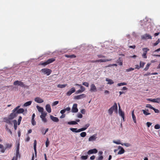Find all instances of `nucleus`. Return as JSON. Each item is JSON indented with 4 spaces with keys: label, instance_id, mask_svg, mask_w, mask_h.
Segmentation results:
<instances>
[{
    "label": "nucleus",
    "instance_id": "f257e3e1",
    "mask_svg": "<svg viewBox=\"0 0 160 160\" xmlns=\"http://www.w3.org/2000/svg\"><path fill=\"white\" fill-rule=\"evenodd\" d=\"M20 107V106H18L12 111V113L9 116V118L11 120L17 116L18 114L23 113L24 115V113H23L24 111V109L22 108H19Z\"/></svg>",
    "mask_w": 160,
    "mask_h": 160
},
{
    "label": "nucleus",
    "instance_id": "f03ea898",
    "mask_svg": "<svg viewBox=\"0 0 160 160\" xmlns=\"http://www.w3.org/2000/svg\"><path fill=\"white\" fill-rule=\"evenodd\" d=\"M114 110H115L116 112H117L118 111V106L116 102L114 103L113 106L108 110V112L109 114L112 115Z\"/></svg>",
    "mask_w": 160,
    "mask_h": 160
},
{
    "label": "nucleus",
    "instance_id": "7ed1b4c3",
    "mask_svg": "<svg viewBox=\"0 0 160 160\" xmlns=\"http://www.w3.org/2000/svg\"><path fill=\"white\" fill-rule=\"evenodd\" d=\"M41 71L42 72L45 74H46L47 76L50 75L52 72L51 70L48 68L42 69Z\"/></svg>",
    "mask_w": 160,
    "mask_h": 160
},
{
    "label": "nucleus",
    "instance_id": "20e7f679",
    "mask_svg": "<svg viewBox=\"0 0 160 160\" xmlns=\"http://www.w3.org/2000/svg\"><path fill=\"white\" fill-rule=\"evenodd\" d=\"M13 85L15 86L18 85L22 87H27V86L25 85L22 82L18 80L15 81L13 83Z\"/></svg>",
    "mask_w": 160,
    "mask_h": 160
},
{
    "label": "nucleus",
    "instance_id": "39448f33",
    "mask_svg": "<svg viewBox=\"0 0 160 160\" xmlns=\"http://www.w3.org/2000/svg\"><path fill=\"white\" fill-rule=\"evenodd\" d=\"M112 59H100L96 60H92L90 61V62L92 63H96L97 62H105L109 61H111Z\"/></svg>",
    "mask_w": 160,
    "mask_h": 160
},
{
    "label": "nucleus",
    "instance_id": "423d86ee",
    "mask_svg": "<svg viewBox=\"0 0 160 160\" xmlns=\"http://www.w3.org/2000/svg\"><path fill=\"white\" fill-rule=\"evenodd\" d=\"M89 91L91 92H96L97 91L96 87L94 84H92L90 86Z\"/></svg>",
    "mask_w": 160,
    "mask_h": 160
},
{
    "label": "nucleus",
    "instance_id": "0eeeda50",
    "mask_svg": "<svg viewBox=\"0 0 160 160\" xmlns=\"http://www.w3.org/2000/svg\"><path fill=\"white\" fill-rule=\"evenodd\" d=\"M12 143H6L5 144V148L1 149V152L2 153H4L6 149L8 148L10 149L12 147Z\"/></svg>",
    "mask_w": 160,
    "mask_h": 160
},
{
    "label": "nucleus",
    "instance_id": "6e6552de",
    "mask_svg": "<svg viewBox=\"0 0 160 160\" xmlns=\"http://www.w3.org/2000/svg\"><path fill=\"white\" fill-rule=\"evenodd\" d=\"M141 38L143 40L151 39H152V37L149 34H145L141 36Z\"/></svg>",
    "mask_w": 160,
    "mask_h": 160
},
{
    "label": "nucleus",
    "instance_id": "1a4fd4ad",
    "mask_svg": "<svg viewBox=\"0 0 160 160\" xmlns=\"http://www.w3.org/2000/svg\"><path fill=\"white\" fill-rule=\"evenodd\" d=\"M119 106V113L120 115L121 116V117L123 118V121L124 120V113L123 112L121 109V107L119 103H118Z\"/></svg>",
    "mask_w": 160,
    "mask_h": 160
},
{
    "label": "nucleus",
    "instance_id": "9d476101",
    "mask_svg": "<svg viewBox=\"0 0 160 160\" xmlns=\"http://www.w3.org/2000/svg\"><path fill=\"white\" fill-rule=\"evenodd\" d=\"M86 97V95L85 94H80L79 95L75 96L74 97V98L75 99L78 100V99H81L84 98H85Z\"/></svg>",
    "mask_w": 160,
    "mask_h": 160
},
{
    "label": "nucleus",
    "instance_id": "9b49d317",
    "mask_svg": "<svg viewBox=\"0 0 160 160\" xmlns=\"http://www.w3.org/2000/svg\"><path fill=\"white\" fill-rule=\"evenodd\" d=\"M75 91V88H72L68 92L66 93V95L68 96H70L72 93L74 92Z\"/></svg>",
    "mask_w": 160,
    "mask_h": 160
},
{
    "label": "nucleus",
    "instance_id": "f8f14e48",
    "mask_svg": "<svg viewBox=\"0 0 160 160\" xmlns=\"http://www.w3.org/2000/svg\"><path fill=\"white\" fill-rule=\"evenodd\" d=\"M77 104H74L72 106V112H77L78 111V109L77 108Z\"/></svg>",
    "mask_w": 160,
    "mask_h": 160
},
{
    "label": "nucleus",
    "instance_id": "ddd939ff",
    "mask_svg": "<svg viewBox=\"0 0 160 160\" xmlns=\"http://www.w3.org/2000/svg\"><path fill=\"white\" fill-rule=\"evenodd\" d=\"M70 130L73 132H80L82 131V130L83 129L80 128L78 129H77V128H70Z\"/></svg>",
    "mask_w": 160,
    "mask_h": 160
},
{
    "label": "nucleus",
    "instance_id": "4468645a",
    "mask_svg": "<svg viewBox=\"0 0 160 160\" xmlns=\"http://www.w3.org/2000/svg\"><path fill=\"white\" fill-rule=\"evenodd\" d=\"M98 152V150L94 148L93 149L89 150L87 153L88 154H92L93 153H96Z\"/></svg>",
    "mask_w": 160,
    "mask_h": 160
},
{
    "label": "nucleus",
    "instance_id": "2eb2a0df",
    "mask_svg": "<svg viewBox=\"0 0 160 160\" xmlns=\"http://www.w3.org/2000/svg\"><path fill=\"white\" fill-rule=\"evenodd\" d=\"M96 136V134H94L92 136H90L88 139V141L90 142L95 141L97 138Z\"/></svg>",
    "mask_w": 160,
    "mask_h": 160
},
{
    "label": "nucleus",
    "instance_id": "dca6fc26",
    "mask_svg": "<svg viewBox=\"0 0 160 160\" xmlns=\"http://www.w3.org/2000/svg\"><path fill=\"white\" fill-rule=\"evenodd\" d=\"M34 101L38 103H42L44 102L43 100L40 97L36 98L34 99Z\"/></svg>",
    "mask_w": 160,
    "mask_h": 160
},
{
    "label": "nucleus",
    "instance_id": "f3484780",
    "mask_svg": "<svg viewBox=\"0 0 160 160\" xmlns=\"http://www.w3.org/2000/svg\"><path fill=\"white\" fill-rule=\"evenodd\" d=\"M50 118L53 121L56 122H58L59 121V119L56 117H54L52 115H50Z\"/></svg>",
    "mask_w": 160,
    "mask_h": 160
},
{
    "label": "nucleus",
    "instance_id": "a211bd4d",
    "mask_svg": "<svg viewBox=\"0 0 160 160\" xmlns=\"http://www.w3.org/2000/svg\"><path fill=\"white\" fill-rule=\"evenodd\" d=\"M119 149H121L118 152V154H122L123 153L125 152V150L121 146H119L118 147Z\"/></svg>",
    "mask_w": 160,
    "mask_h": 160
},
{
    "label": "nucleus",
    "instance_id": "6ab92c4d",
    "mask_svg": "<svg viewBox=\"0 0 160 160\" xmlns=\"http://www.w3.org/2000/svg\"><path fill=\"white\" fill-rule=\"evenodd\" d=\"M46 109L48 113H50L51 112V109L50 105L49 104H48L46 105Z\"/></svg>",
    "mask_w": 160,
    "mask_h": 160
},
{
    "label": "nucleus",
    "instance_id": "aec40b11",
    "mask_svg": "<svg viewBox=\"0 0 160 160\" xmlns=\"http://www.w3.org/2000/svg\"><path fill=\"white\" fill-rule=\"evenodd\" d=\"M55 60V59L54 58H51L48 60L47 61L48 64L51 63L52 62H53Z\"/></svg>",
    "mask_w": 160,
    "mask_h": 160
},
{
    "label": "nucleus",
    "instance_id": "412c9836",
    "mask_svg": "<svg viewBox=\"0 0 160 160\" xmlns=\"http://www.w3.org/2000/svg\"><path fill=\"white\" fill-rule=\"evenodd\" d=\"M106 81L108 82V84H112L114 83V82L111 79H108V78H106Z\"/></svg>",
    "mask_w": 160,
    "mask_h": 160
},
{
    "label": "nucleus",
    "instance_id": "4be33fe9",
    "mask_svg": "<svg viewBox=\"0 0 160 160\" xmlns=\"http://www.w3.org/2000/svg\"><path fill=\"white\" fill-rule=\"evenodd\" d=\"M65 56L66 57L68 58H74L76 57V56L74 54L72 55H68L65 54Z\"/></svg>",
    "mask_w": 160,
    "mask_h": 160
},
{
    "label": "nucleus",
    "instance_id": "5701e85b",
    "mask_svg": "<svg viewBox=\"0 0 160 160\" xmlns=\"http://www.w3.org/2000/svg\"><path fill=\"white\" fill-rule=\"evenodd\" d=\"M132 119L134 123H136V118L135 115H134V110H133L132 112Z\"/></svg>",
    "mask_w": 160,
    "mask_h": 160
},
{
    "label": "nucleus",
    "instance_id": "b1692460",
    "mask_svg": "<svg viewBox=\"0 0 160 160\" xmlns=\"http://www.w3.org/2000/svg\"><path fill=\"white\" fill-rule=\"evenodd\" d=\"M36 108L39 112L42 113L44 112L43 108L42 107H41L38 106H37Z\"/></svg>",
    "mask_w": 160,
    "mask_h": 160
},
{
    "label": "nucleus",
    "instance_id": "393cba45",
    "mask_svg": "<svg viewBox=\"0 0 160 160\" xmlns=\"http://www.w3.org/2000/svg\"><path fill=\"white\" fill-rule=\"evenodd\" d=\"M18 157L20 158V155L19 154V151H16V156L15 157V160H17Z\"/></svg>",
    "mask_w": 160,
    "mask_h": 160
},
{
    "label": "nucleus",
    "instance_id": "a878e982",
    "mask_svg": "<svg viewBox=\"0 0 160 160\" xmlns=\"http://www.w3.org/2000/svg\"><path fill=\"white\" fill-rule=\"evenodd\" d=\"M67 84H59L57 85V87L59 88H64L67 86Z\"/></svg>",
    "mask_w": 160,
    "mask_h": 160
},
{
    "label": "nucleus",
    "instance_id": "bb28decb",
    "mask_svg": "<svg viewBox=\"0 0 160 160\" xmlns=\"http://www.w3.org/2000/svg\"><path fill=\"white\" fill-rule=\"evenodd\" d=\"M32 103V101H28V102H25L23 104V106H24V107H27V106H30V105H31Z\"/></svg>",
    "mask_w": 160,
    "mask_h": 160
},
{
    "label": "nucleus",
    "instance_id": "cd10ccee",
    "mask_svg": "<svg viewBox=\"0 0 160 160\" xmlns=\"http://www.w3.org/2000/svg\"><path fill=\"white\" fill-rule=\"evenodd\" d=\"M40 117L42 119V121L44 123L47 122V119L45 118L46 117L42 115H40Z\"/></svg>",
    "mask_w": 160,
    "mask_h": 160
},
{
    "label": "nucleus",
    "instance_id": "c85d7f7f",
    "mask_svg": "<svg viewBox=\"0 0 160 160\" xmlns=\"http://www.w3.org/2000/svg\"><path fill=\"white\" fill-rule=\"evenodd\" d=\"M153 102L159 103L160 102V98H158L153 99Z\"/></svg>",
    "mask_w": 160,
    "mask_h": 160
},
{
    "label": "nucleus",
    "instance_id": "c756f323",
    "mask_svg": "<svg viewBox=\"0 0 160 160\" xmlns=\"http://www.w3.org/2000/svg\"><path fill=\"white\" fill-rule=\"evenodd\" d=\"M36 145H37V141L36 140H35L34 142V149L35 151V154H36L37 153L36 151Z\"/></svg>",
    "mask_w": 160,
    "mask_h": 160
},
{
    "label": "nucleus",
    "instance_id": "7c9ffc66",
    "mask_svg": "<svg viewBox=\"0 0 160 160\" xmlns=\"http://www.w3.org/2000/svg\"><path fill=\"white\" fill-rule=\"evenodd\" d=\"M117 62L120 65H122V61L121 58H119L117 60Z\"/></svg>",
    "mask_w": 160,
    "mask_h": 160
},
{
    "label": "nucleus",
    "instance_id": "2f4dec72",
    "mask_svg": "<svg viewBox=\"0 0 160 160\" xmlns=\"http://www.w3.org/2000/svg\"><path fill=\"white\" fill-rule=\"evenodd\" d=\"M67 123L69 125H75L78 124L77 122L75 121L68 122H67Z\"/></svg>",
    "mask_w": 160,
    "mask_h": 160
},
{
    "label": "nucleus",
    "instance_id": "473e14b6",
    "mask_svg": "<svg viewBox=\"0 0 160 160\" xmlns=\"http://www.w3.org/2000/svg\"><path fill=\"white\" fill-rule=\"evenodd\" d=\"M113 143L117 144H121L122 145H123V143H121V142L120 140H118L117 141H113Z\"/></svg>",
    "mask_w": 160,
    "mask_h": 160
},
{
    "label": "nucleus",
    "instance_id": "72a5a7b5",
    "mask_svg": "<svg viewBox=\"0 0 160 160\" xmlns=\"http://www.w3.org/2000/svg\"><path fill=\"white\" fill-rule=\"evenodd\" d=\"M89 126L90 124L89 123H87L85 125V127L81 128V129H84L82 131H83L86 130Z\"/></svg>",
    "mask_w": 160,
    "mask_h": 160
},
{
    "label": "nucleus",
    "instance_id": "f704fd0d",
    "mask_svg": "<svg viewBox=\"0 0 160 160\" xmlns=\"http://www.w3.org/2000/svg\"><path fill=\"white\" fill-rule=\"evenodd\" d=\"M48 64V62L47 61L44 62H40V63L39 64V65H43L44 66H45Z\"/></svg>",
    "mask_w": 160,
    "mask_h": 160
},
{
    "label": "nucleus",
    "instance_id": "c9c22d12",
    "mask_svg": "<svg viewBox=\"0 0 160 160\" xmlns=\"http://www.w3.org/2000/svg\"><path fill=\"white\" fill-rule=\"evenodd\" d=\"M150 64H151L150 63H148L147 64L145 68H144V70H145V71H147L148 69Z\"/></svg>",
    "mask_w": 160,
    "mask_h": 160
},
{
    "label": "nucleus",
    "instance_id": "e433bc0d",
    "mask_svg": "<svg viewBox=\"0 0 160 160\" xmlns=\"http://www.w3.org/2000/svg\"><path fill=\"white\" fill-rule=\"evenodd\" d=\"M87 135L86 133L85 132H81L80 134V136L82 137H85Z\"/></svg>",
    "mask_w": 160,
    "mask_h": 160
},
{
    "label": "nucleus",
    "instance_id": "4c0bfd02",
    "mask_svg": "<svg viewBox=\"0 0 160 160\" xmlns=\"http://www.w3.org/2000/svg\"><path fill=\"white\" fill-rule=\"evenodd\" d=\"M134 68H129L126 69V72H129L130 71H133V70H134Z\"/></svg>",
    "mask_w": 160,
    "mask_h": 160
},
{
    "label": "nucleus",
    "instance_id": "58836bf2",
    "mask_svg": "<svg viewBox=\"0 0 160 160\" xmlns=\"http://www.w3.org/2000/svg\"><path fill=\"white\" fill-rule=\"evenodd\" d=\"M142 111L143 112V114L145 115H148L150 114V113L147 112L144 110H142Z\"/></svg>",
    "mask_w": 160,
    "mask_h": 160
},
{
    "label": "nucleus",
    "instance_id": "ea45409f",
    "mask_svg": "<svg viewBox=\"0 0 160 160\" xmlns=\"http://www.w3.org/2000/svg\"><path fill=\"white\" fill-rule=\"evenodd\" d=\"M145 63V62L140 61V68H143L144 67Z\"/></svg>",
    "mask_w": 160,
    "mask_h": 160
},
{
    "label": "nucleus",
    "instance_id": "a19ab883",
    "mask_svg": "<svg viewBox=\"0 0 160 160\" xmlns=\"http://www.w3.org/2000/svg\"><path fill=\"white\" fill-rule=\"evenodd\" d=\"M142 50L144 53H147V52L149 50V49L147 48H144L142 49Z\"/></svg>",
    "mask_w": 160,
    "mask_h": 160
},
{
    "label": "nucleus",
    "instance_id": "79ce46f5",
    "mask_svg": "<svg viewBox=\"0 0 160 160\" xmlns=\"http://www.w3.org/2000/svg\"><path fill=\"white\" fill-rule=\"evenodd\" d=\"M160 42V40L159 39H158V40L155 42V43H154L153 44V46H157L159 42Z\"/></svg>",
    "mask_w": 160,
    "mask_h": 160
},
{
    "label": "nucleus",
    "instance_id": "37998d69",
    "mask_svg": "<svg viewBox=\"0 0 160 160\" xmlns=\"http://www.w3.org/2000/svg\"><path fill=\"white\" fill-rule=\"evenodd\" d=\"M22 117H21V116H19V118L18 119V125H19L20 124L22 120Z\"/></svg>",
    "mask_w": 160,
    "mask_h": 160
},
{
    "label": "nucleus",
    "instance_id": "c03bdc74",
    "mask_svg": "<svg viewBox=\"0 0 160 160\" xmlns=\"http://www.w3.org/2000/svg\"><path fill=\"white\" fill-rule=\"evenodd\" d=\"M88 157V155L82 156L81 157V158L83 160H86V159H87Z\"/></svg>",
    "mask_w": 160,
    "mask_h": 160
},
{
    "label": "nucleus",
    "instance_id": "a18cd8bd",
    "mask_svg": "<svg viewBox=\"0 0 160 160\" xmlns=\"http://www.w3.org/2000/svg\"><path fill=\"white\" fill-rule=\"evenodd\" d=\"M154 128L156 129H159L160 128V125L158 124L154 126Z\"/></svg>",
    "mask_w": 160,
    "mask_h": 160
},
{
    "label": "nucleus",
    "instance_id": "49530a36",
    "mask_svg": "<svg viewBox=\"0 0 160 160\" xmlns=\"http://www.w3.org/2000/svg\"><path fill=\"white\" fill-rule=\"evenodd\" d=\"M146 107L147 108H149L151 109H153V107H152L150 104H147L146 105Z\"/></svg>",
    "mask_w": 160,
    "mask_h": 160
},
{
    "label": "nucleus",
    "instance_id": "de8ad7c7",
    "mask_svg": "<svg viewBox=\"0 0 160 160\" xmlns=\"http://www.w3.org/2000/svg\"><path fill=\"white\" fill-rule=\"evenodd\" d=\"M49 144V142L48 140V138H47L46 141V147H48Z\"/></svg>",
    "mask_w": 160,
    "mask_h": 160
},
{
    "label": "nucleus",
    "instance_id": "09e8293b",
    "mask_svg": "<svg viewBox=\"0 0 160 160\" xmlns=\"http://www.w3.org/2000/svg\"><path fill=\"white\" fill-rule=\"evenodd\" d=\"M82 84L83 85L86 86V87H88L89 86V83L87 82H83Z\"/></svg>",
    "mask_w": 160,
    "mask_h": 160
},
{
    "label": "nucleus",
    "instance_id": "8fccbe9b",
    "mask_svg": "<svg viewBox=\"0 0 160 160\" xmlns=\"http://www.w3.org/2000/svg\"><path fill=\"white\" fill-rule=\"evenodd\" d=\"M80 87V89L82 91V92H83L84 91H85V88L82 85H81Z\"/></svg>",
    "mask_w": 160,
    "mask_h": 160
},
{
    "label": "nucleus",
    "instance_id": "3c124183",
    "mask_svg": "<svg viewBox=\"0 0 160 160\" xmlns=\"http://www.w3.org/2000/svg\"><path fill=\"white\" fill-rule=\"evenodd\" d=\"M82 92V91L81 90V89H79L77 91L75 92V94H78L79 93H81L82 92Z\"/></svg>",
    "mask_w": 160,
    "mask_h": 160
},
{
    "label": "nucleus",
    "instance_id": "603ef678",
    "mask_svg": "<svg viewBox=\"0 0 160 160\" xmlns=\"http://www.w3.org/2000/svg\"><path fill=\"white\" fill-rule=\"evenodd\" d=\"M123 145H124L126 147H129L131 146V145L129 143H123Z\"/></svg>",
    "mask_w": 160,
    "mask_h": 160
},
{
    "label": "nucleus",
    "instance_id": "864d4df0",
    "mask_svg": "<svg viewBox=\"0 0 160 160\" xmlns=\"http://www.w3.org/2000/svg\"><path fill=\"white\" fill-rule=\"evenodd\" d=\"M47 115V113L45 112H43L41 113V114L40 115H42L44 117H46Z\"/></svg>",
    "mask_w": 160,
    "mask_h": 160
},
{
    "label": "nucleus",
    "instance_id": "5fc2aeb1",
    "mask_svg": "<svg viewBox=\"0 0 160 160\" xmlns=\"http://www.w3.org/2000/svg\"><path fill=\"white\" fill-rule=\"evenodd\" d=\"M77 117L79 118H82V115L80 113H78L77 114Z\"/></svg>",
    "mask_w": 160,
    "mask_h": 160
},
{
    "label": "nucleus",
    "instance_id": "6e6d98bb",
    "mask_svg": "<svg viewBox=\"0 0 160 160\" xmlns=\"http://www.w3.org/2000/svg\"><path fill=\"white\" fill-rule=\"evenodd\" d=\"M147 54L146 53H145L143 52V54H142V57L144 58H147Z\"/></svg>",
    "mask_w": 160,
    "mask_h": 160
},
{
    "label": "nucleus",
    "instance_id": "4d7b16f0",
    "mask_svg": "<svg viewBox=\"0 0 160 160\" xmlns=\"http://www.w3.org/2000/svg\"><path fill=\"white\" fill-rule=\"evenodd\" d=\"M32 125H35L36 124V122L34 119H32Z\"/></svg>",
    "mask_w": 160,
    "mask_h": 160
},
{
    "label": "nucleus",
    "instance_id": "13d9d810",
    "mask_svg": "<svg viewBox=\"0 0 160 160\" xmlns=\"http://www.w3.org/2000/svg\"><path fill=\"white\" fill-rule=\"evenodd\" d=\"M152 110H154L155 113H158L159 112V111L158 109H155L154 108H153V109H152Z\"/></svg>",
    "mask_w": 160,
    "mask_h": 160
},
{
    "label": "nucleus",
    "instance_id": "bf43d9fd",
    "mask_svg": "<svg viewBox=\"0 0 160 160\" xmlns=\"http://www.w3.org/2000/svg\"><path fill=\"white\" fill-rule=\"evenodd\" d=\"M15 123H14V128L15 129V130H16L17 129V121L16 120H15Z\"/></svg>",
    "mask_w": 160,
    "mask_h": 160
},
{
    "label": "nucleus",
    "instance_id": "052dcab7",
    "mask_svg": "<svg viewBox=\"0 0 160 160\" xmlns=\"http://www.w3.org/2000/svg\"><path fill=\"white\" fill-rule=\"evenodd\" d=\"M48 128H47L46 129L45 131L44 132H43V131H42V130H41V132H42V133L43 135H45V134H46V132H48Z\"/></svg>",
    "mask_w": 160,
    "mask_h": 160
},
{
    "label": "nucleus",
    "instance_id": "680f3d73",
    "mask_svg": "<svg viewBox=\"0 0 160 160\" xmlns=\"http://www.w3.org/2000/svg\"><path fill=\"white\" fill-rule=\"evenodd\" d=\"M152 123L150 122H148L146 123L148 127H149L150 126L152 125Z\"/></svg>",
    "mask_w": 160,
    "mask_h": 160
},
{
    "label": "nucleus",
    "instance_id": "e2e57ef3",
    "mask_svg": "<svg viewBox=\"0 0 160 160\" xmlns=\"http://www.w3.org/2000/svg\"><path fill=\"white\" fill-rule=\"evenodd\" d=\"M103 157L102 156H100L97 159V160H102L103 159Z\"/></svg>",
    "mask_w": 160,
    "mask_h": 160
},
{
    "label": "nucleus",
    "instance_id": "0e129e2a",
    "mask_svg": "<svg viewBox=\"0 0 160 160\" xmlns=\"http://www.w3.org/2000/svg\"><path fill=\"white\" fill-rule=\"evenodd\" d=\"M81 112L82 114H85L86 112L85 110L84 109H82L81 111Z\"/></svg>",
    "mask_w": 160,
    "mask_h": 160
},
{
    "label": "nucleus",
    "instance_id": "69168bd1",
    "mask_svg": "<svg viewBox=\"0 0 160 160\" xmlns=\"http://www.w3.org/2000/svg\"><path fill=\"white\" fill-rule=\"evenodd\" d=\"M58 101H56L54 102L53 103V106H55L56 105H57L58 103Z\"/></svg>",
    "mask_w": 160,
    "mask_h": 160
},
{
    "label": "nucleus",
    "instance_id": "338daca9",
    "mask_svg": "<svg viewBox=\"0 0 160 160\" xmlns=\"http://www.w3.org/2000/svg\"><path fill=\"white\" fill-rule=\"evenodd\" d=\"M64 109L65 110V112L66 111H69L70 110V108L69 107H67Z\"/></svg>",
    "mask_w": 160,
    "mask_h": 160
},
{
    "label": "nucleus",
    "instance_id": "774afa93",
    "mask_svg": "<svg viewBox=\"0 0 160 160\" xmlns=\"http://www.w3.org/2000/svg\"><path fill=\"white\" fill-rule=\"evenodd\" d=\"M19 146H20V144L19 143H18V144L17 148H16V151H19Z\"/></svg>",
    "mask_w": 160,
    "mask_h": 160
}]
</instances>
